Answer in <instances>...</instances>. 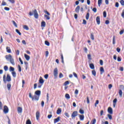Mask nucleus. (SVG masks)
Here are the masks:
<instances>
[{"instance_id":"f257e3e1","label":"nucleus","mask_w":124,"mask_h":124,"mask_svg":"<svg viewBox=\"0 0 124 124\" xmlns=\"http://www.w3.org/2000/svg\"><path fill=\"white\" fill-rule=\"evenodd\" d=\"M6 59L8 62H10L13 64V65H15V62H14V59L12 58V56L9 54V55L5 56Z\"/></svg>"},{"instance_id":"f03ea898","label":"nucleus","mask_w":124,"mask_h":124,"mask_svg":"<svg viewBox=\"0 0 124 124\" xmlns=\"http://www.w3.org/2000/svg\"><path fill=\"white\" fill-rule=\"evenodd\" d=\"M3 81L5 84H6L7 82H10L11 81V76H10V75L7 74V77L4 75L3 77Z\"/></svg>"},{"instance_id":"7ed1b4c3","label":"nucleus","mask_w":124,"mask_h":124,"mask_svg":"<svg viewBox=\"0 0 124 124\" xmlns=\"http://www.w3.org/2000/svg\"><path fill=\"white\" fill-rule=\"evenodd\" d=\"M39 96L38 95H36L35 94V95H34V96H32V95H31V93H29V97L30 98H31L32 99V101L33 100H37L38 101L39 100Z\"/></svg>"},{"instance_id":"20e7f679","label":"nucleus","mask_w":124,"mask_h":124,"mask_svg":"<svg viewBox=\"0 0 124 124\" xmlns=\"http://www.w3.org/2000/svg\"><path fill=\"white\" fill-rule=\"evenodd\" d=\"M44 13L46 14L44 15V17L46 18V20H50V19L51 18L50 17V13L48 12V11H47V10H44Z\"/></svg>"},{"instance_id":"39448f33","label":"nucleus","mask_w":124,"mask_h":124,"mask_svg":"<svg viewBox=\"0 0 124 124\" xmlns=\"http://www.w3.org/2000/svg\"><path fill=\"white\" fill-rule=\"evenodd\" d=\"M77 116H78V111H74L71 115L72 119H74L76 117H77Z\"/></svg>"},{"instance_id":"423d86ee","label":"nucleus","mask_w":124,"mask_h":124,"mask_svg":"<svg viewBox=\"0 0 124 124\" xmlns=\"http://www.w3.org/2000/svg\"><path fill=\"white\" fill-rule=\"evenodd\" d=\"M53 74L54 75V78L56 79L58 77V68H55L53 71Z\"/></svg>"},{"instance_id":"0eeeda50","label":"nucleus","mask_w":124,"mask_h":124,"mask_svg":"<svg viewBox=\"0 0 124 124\" xmlns=\"http://www.w3.org/2000/svg\"><path fill=\"white\" fill-rule=\"evenodd\" d=\"M33 12L34 18H35V19H38V13L36 9L34 10Z\"/></svg>"},{"instance_id":"6e6552de","label":"nucleus","mask_w":124,"mask_h":124,"mask_svg":"<svg viewBox=\"0 0 124 124\" xmlns=\"http://www.w3.org/2000/svg\"><path fill=\"white\" fill-rule=\"evenodd\" d=\"M9 111V109H8V107L6 106H4V109H3V112L4 114H7Z\"/></svg>"},{"instance_id":"1a4fd4ad","label":"nucleus","mask_w":124,"mask_h":124,"mask_svg":"<svg viewBox=\"0 0 124 124\" xmlns=\"http://www.w3.org/2000/svg\"><path fill=\"white\" fill-rule=\"evenodd\" d=\"M39 118H40V112L39 111H37L36 112V119L37 121L39 120Z\"/></svg>"},{"instance_id":"9d476101","label":"nucleus","mask_w":124,"mask_h":124,"mask_svg":"<svg viewBox=\"0 0 124 124\" xmlns=\"http://www.w3.org/2000/svg\"><path fill=\"white\" fill-rule=\"evenodd\" d=\"M108 112L109 113V114L112 115V114H113V108H112L111 107H109L108 109Z\"/></svg>"},{"instance_id":"9b49d317","label":"nucleus","mask_w":124,"mask_h":124,"mask_svg":"<svg viewBox=\"0 0 124 124\" xmlns=\"http://www.w3.org/2000/svg\"><path fill=\"white\" fill-rule=\"evenodd\" d=\"M39 83L41 85H43L44 84V80L42 78V77H40L39 80Z\"/></svg>"},{"instance_id":"f8f14e48","label":"nucleus","mask_w":124,"mask_h":124,"mask_svg":"<svg viewBox=\"0 0 124 124\" xmlns=\"http://www.w3.org/2000/svg\"><path fill=\"white\" fill-rule=\"evenodd\" d=\"M61 118L60 117H57L56 119H54V124H57V123H59L60 121Z\"/></svg>"},{"instance_id":"ddd939ff","label":"nucleus","mask_w":124,"mask_h":124,"mask_svg":"<svg viewBox=\"0 0 124 124\" xmlns=\"http://www.w3.org/2000/svg\"><path fill=\"white\" fill-rule=\"evenodd\" d=\"M96 21L97 25H100V17L97 16L96 18Z\"/></svg>"},{"instance_id":"4468645a","label":"nucleus","mask_w":124,"mask_h":124,"mask_svg":"<svg viewBox=\"0 0 124 124\" xmlns=\"http://www.w3.org/2000/svg\"><path fill=\"white\" fill-rule=\"evenodd\" d=\"M117 101H118V100L117 99V98H115L113 101V107L115 108V107H116V105L117 104Z\"/></svg>"},{"instance_id":"2eb2a0df","label":"nucleus","mask_w":124,"mask_h":124,"mask_svg":"<svg viewBox=\"0 0 124 124\" xmlns=\"http://www.w3.org/2000/svg\"><path fill=\"white\" fill-rule=\"evenodd\" d=\"M35 94H36V95H38L39 96H40V94H41V91H39V90H37L35 92Z\"/></svg>"},{"instance_id":"dca6fc26","label":"nucleus","mask_w":124,"mask_h":124,"mask_svg":"<svg viewBox=\"0 0 124 124\" xmlns=\"http://www.w3.org/2000/svg\"><path fill=\"white\" fill-rule=\"evenodd\" d=\"M79 11H80V6H78L75 9V12L76 13H79Z\"/></svg>"},{"instance_id":"f3484780","label":"nucleus","mask_w":124,"mask_h":124,"mask_svg":"<svg viewBox=\"0 0 124 124\" xmlns=\"http://www.w3.org/2000/svg\"><path fill=\"white\" fill-rule=\"evenodd\" d=\"M24 57L26 60L30 61V59H31L30 56L27 55L26 54H24Z\"/></svg>"},{"instance_id":"a211bd4d","label":"nucleus","mask_w":124,"mask_h":124,"mask_svg":"<svg viewBox=\"0 0 124 124\" xmlns=\"http://www.w3.org/2000/svg\"><path fill=\"white\" fill-rule=\"evenodd\" d=\"M7 88L8 91H10V90L11 89V84H10V83H7Z\"/></svg>"},{"instance_id":"6ab92c4d","label":"nucleus","mask_w":124,"mask_h":124,"mask_svg":"<svg viewBox=\"0 0 124 124\" xmlns=\"http://www.w3.org/2000/svg\"><path fill=\"white\" fill-rule=\"evenodd\" d=\"M79 120H80V121H84V119L85 118L84 115H79Z\"/></svg>"},{"instance_id":"aec40b11","label":"nucleus","mask_w":124,"mask_h":124,"mask_svg":"<svg viewBox=\"0 0 124 124\" xmlns=\"http://www.w3.org/2000/svg\"><path fill=\"white\" fill-rule=\"evenodd\" d=\"M100 71L101 72V75H102L104 72V68L103 67L100 68Z\"/></svg>"},{"instance_id":"412c9836","label":"nucleus","mask_w":124,"mask_h":124,"mask_svg":"<svg viewBox=\"0 0 124 124\" xmlns=\"http://www.w3.org/2000/svg\"><path fill=\"white\" fill-rule=\"evenodd\" d=\"M22 111H23V109L22 108L18 107L17 108V112H18V113H22Z\"/></svg>"},{"instance_id":"4be33fe9","label":"nucleus","mask_w":124,"mask_h":124,"mask_svg":"<svg viewBox=\"0 0 124 124\" xmlns=\"http://www.w3.org/2000/svg\"><path fill=\"white\" fill-rule=\"evenodd\" d=\"M56 113L57 115H60L62 113V108H58Z\"/></svg>"},{"instance_id":"5701e85b","label":"nucleus","mask_w":124,"mask_h":124,"mask_svg":"<svg viewBox=\"0 0 124 124\" xmlns=\"http://www.w3.org/2000/svg\"><path fill=\"white\" fill-rule=\"evenodd\" d=\"M89 66L91 69H94V65L93 63H90Z\"/></svg>"},{"instance_id":"b1692460","label":"nucleus","mask_w":124,"mask_h":124,"mask_svg":"<svg viewBox=\"0 0 124 124\" xmlns=\"http://www.w3.org/2000/svg\"><path fill=\"white\" fill-rule=\"evenodd\" d=\"M12 75L13 76V77H14V78H16V72L15 71L12 72Z\"/></svg>"},{"instance_id":"393cba45","label":"nucleus","mask_w":124,"mask_h":124,"mask_svg":"<svg viewBox=\"0 0 124 124\" xmlns=\"http://www.w3.org/2000/svg\"><path fill=\"white\" fill-rule=\"evenodd\" d=\"M65 97L66 99H70V96L68 93H66L65 95Z\"/></svg>"},{"instance_id":"a878e982","label":"nucleus","mask_w":124,"mask_h":124,"mask_svg":"<svg viewBox=\"0 0 124 124\" xmlns=\"http://www.w3.org/2000/svg\"><path fill=\"white\" fill-rule=\"evenodd\" d=\"M6 50L7 53H11V49H10V47L9 46L6 47Z\"/></svg>"},{"instance_id":"bb28decb","label":"nucleus","mask_w":124,"mask_h":124,"mask_svg":"<svg viewBox=\"0 0 124 124\" xmlns=\"http://www.w3.org/2000/svg\"><path fill=\"white\" fill-rule=\"evenodd\" d=\"M41 27H43L44 28L46 27V23L45 21H42L41 22Z\"/></svg>"},{"instance_id":"cd10ccee","label":"nucleus","mask_w":124,"mask_h":124,"mask_svg":"<svg viewBox=\"0 0 124 124\" xmlns=\"http://www.w3.org/2000/svg\"><path fill=\"white\" fill-rule=\"evenodd\" d=\"M119 94L120 96V97H122L123 96V91H122V90H119Z\"/></svg>"},{"instance_id":"c85d7f7f","label":"nucleus","mask_w":124,"mask_h":124,"mask_svg":"<svg viewBox=\"0 0 124 124\" xmlns=\"http://www.w3.org/2000/svg\"><path fill=\"white\" fill-rule=\"evenodd\" d=\"M23 29H24V30H26V31H29V30H30L29 27H28V26L27 25H24Z\"/></svg>"},{"instance_id":"c756f323","label":"nucleus","mask_w":124,"mask_h":124,"mask_svg":"<svg viewBox=\"0 0 124 124\" xmlns=\"http://www.w3.org/2000/svg\"><path fill=\"white\" fill-rule=\"evenodd\" d=\"M101 3H102V0H98V5L100 7V5H101Z\"/></svg>"},{"instance_id":"7c9ffc66","label":"nucleus","mask_w":124,"mask_h":124,"mask_svg":"<svg viewBox=\"0 0 124 124\" xmlns=\"http://www.w3.org/2000/svg\"><path fill=\"white\" fill-rule=\"evenodd\" d=\"M90 37L92 40H94V36H93V33H92L91 34Z\"/></svg>"},{"instance_id":"2f4dec72","label":"nucleus","mask_w":124,"mask_h":124,"mask_svg":"<svg viewBox=\"0 0 124 124\" xmlns=\"http://www.w3.org/2000/svg\"><path fill=\"white\" fill-rule=\"evenodd\" d=\"M92 73L94 76H96V72H95V70H92Z\"/></svg>"},{"instance_id":"473e14b6","label":"nucleus","mask_w":124,"mask_h":124,"mask_svg":"<svg viewBox=\"0 0 124 124\" xmlns=\"http://www.w3.org/2000/svg\"><path fill=\"white\" fill-rule=\"evenodd\" d=\"M89 18H90V13H88L86 16V20H89Z\"/></svg>"},{"instance_id":"72a5a7b5","label":"nucleus","mask_w":124,"mask_h":124,"mask_svg":"<svg viewBox=\"0 0 124 124\" xmlns=\"http://www.w3.org/2000/svg\"><path fill=\"white\" fill-rule=\"evenodd\" d=\"M16 33H18V34H19V35H21L22 33H21L20 31H19V30L16 29Z\"/></svg>"},{"instance_id":"f704fd0d","label":"nucleus","mask_w":124,"mask_h":124,"mask_svg":"<svg viewBox=\"0 0 124 124\" xmlns=\"http://www.w3.org/2000/svg\"><path fill=\"white\" fill-rule=\"evenodd\" d=\"M12 23H13V25L15 26V27H16V28H17L18 27V26L17 25V23H16L15 21L13 20Z\"/></svg>"},{"instance_id":"c9c22d12","label":"nucleus","mask_w":124,"mask_h":124,"mask_svg":"<svg viewBox=\"0 0 124 124\" xmlns=\"http://www.w3.org/2000/svg\"><path fill=\"white\" fill-rule=\"evenodd\" d=\"M79 112L80 113V114H84L85 112L84 111V110L82 109H80L79 110Z\"/></svg>"},{"instance_id":"e433bc0d","label":"nucleus","mask_w":124,"mask_h":124,"mask_svg":"<svg viewBox=\"0 0 124 124\" xmlns=\"http://www.w3.org/2000/svg\"><path fill=\"white\" fill-rule=\"evenodd\" d=\"M14 70H15V69L14 67L12 66L10 67V71H12V72H14Z\"/></svg>"},{"instance_id":"4c0bfd02","label":"nucleus","mask_w":124,"mask_h":124,"mask_svg":"<svg viewBox=\"0 0 124 124\" xmlns=\"http://www.w3.org/2000/svg\"><path fill=\"white\" fill-rule=\"evenodd\" d=\"M6 2H5L4 1H2L1 4V6H3L4 5H6Z\"/></svg>"},{"instance_id":"58836bf2","label":"nucleus","mask_w":124,"mask_h":124,"mask_svg":"<svg viewBox=\"0 0 124 124\" xmlns=\"http://www.w3.org/2000/svg\"><path fill=\"white\" fill-rule=\"evenodd\" d=\"M4 70L5 71H7L8 70V67L7 66H4Z\"/></svg>"},{"instance_id":"ea45409f","label":"nucleus","mask_w":124,"mask_h":124,"mask_svg":"<svg viewBox=\"0 0 124 124\" xmlns=\"http://www.w3.org/2000/svg\"><path fill=\"white\" fill-rule=\"evenodd\" d=\"M115 36H113V41H112V44H116V42L115 41Z\"/></svg>"},{"instance_id":"a19ab883","label":"nucleus","mask_w":124,"mask_h":124,"mask_svg":"<svg viewBox=\"0 0 124 124\" xmlns=\"http://www.w3.org/2000/svg\"><path fill=\"white\" fill-rule=\"evenodd\" d=\"M106 16H107L106 11H104V12H103V16H104V17L106 18Z\"/></svg>"},{"instance_id":"79ce46f5","label":"nucleus","mask_w":124,"mask_h":124,"mask_svg":"<svg viewBox=\"0 0 124 124\" xmlns=\"http://www.w3.org/2000/svg\"><path fill=\"white\" fill-rule=\"evenodd\" d=\"M45 44L47 46H50V43H49V42L46 41H45Z\"/></svg>"},{"instance_id":"37998d69","label":"nucleus","mask_w":124,"mask_h":124,"mask_svg":"<svg viewBox=\"0 0 124 124\" xmlns=\"http://www.w3.org/2000/svg\"><path fill=\"white\" fill-rule=\"evenodd\" d=\"M98 103H99V101H98V100H97L96 101V102L94 104L95 107H96V105H97V104H98Z\"/></svg>"},{"instance_id":"c03bdc74","label":"nucleus","mask_w":124,"mask_h":124,"mask_svg":"<svg viewBox=\"0 0 124 124\" xmlns=\"http://www.w3.org/2000/svg\"><path fill=\"white\" fill-rule=\"evenodd\" d=\"M92 10L93 12H94V13H96V12L97 11L96 8H93Z\"/></svg>"},{"instance_id":"a18cd8bd","label":"nucleus","mask_w":124,"mask_h":124,"mask_svg":"<svg viewBox=\"0 0 124 124\" xmlns=\"http://www.w3.org/2000/svg\"><path fill=\"white\" fill-rule=\"evenodd\" d=\"M4 10H6V11H9V10H10V9L9 7H5L4 8Z\"/></svg>"},{"instance_id":"49530a36","label":"nucleus","mask_w":124,"mask_h":124,"mask_svg":"<svg viewBox=\"0 0 124 124\" xmlns=\"http://www.w3.org/2000/svg\"><path fill=\"white\" fill-rule=\"evenodd\" d=\"M18 71H19V72H21V71H22V68H21V66H20V65H18Z\"/></svg>"},{"instance_id":"de8ad7c7","label":"nucleus","mask_w":124,"mask_h":124,"mask_svg":"<svg viewBox=\"0 0 124 124\" xmlns=\"http://www.w3.org/2000/svg\"><path fill=\"white\" fill-rule=\"evenodd\" d=\"M49 101V93H47L46 95V102H48Z\"/></svg>"},{"instance_id":"09e8293b","label":"nucleus","mask_w":124,"mask_h":124,"mask_svg":"<svg viewBox=\"0 0 124 124\" xmlns=\"http://www.w3.org/2000/svg\"><path fill=\"white\" fill-rule=\"evenodd\" d=\"M74 76L76 78H78V76L77 75V74L75 72H74L73 73Z\"/></svg>"},{"instance_id":"8fccbe9b","label":"nucleus","mask_w":124,"mask_h":124,"mask_svg":"<svg viewBox=\"0 0 124 124\" xmlns=\"http://www.w3.org/2000/svg\"><path fill=\"white\" fill-rule=\"evenodd\" d=\"M64 115L66 117H67V118H69L70 116H69V114H68V113L67 112H65L64 113Z\"/></svg>"},{"instance_id":"3c124183","label":"nucleus","mask_w":124,"mask_h":124,"mask_svg":"<svg viewBox=\"0 0 124 124\" xmlns=\"http://www.w3.org/2000/svg\"><path fill=\"white\" fill-rule=\"evenodd\" d=\"M16 55L17 56H19V55H20V50H17L16 51Z\"/></svg>"},{"instance_id":"603ef678","label":"nucleus","mask_w":124,"mask_h":124,"mask_svg":"<svg viewBox=\"0 0 124 124\" xmlns=\"http://www.w3.org/2000/svg\"><path fill=\"white\" fill-rule=\"evenodd\" d=\"M120 3L123 6H124V0H120Z\"/></svg>"},{"instance_id":"864d4df0","label":"nucleus","mask_w":124,"mask_h":124,"mask_svg":"<svg viewBox=\"0 0 124 124\" xmlns=\"http://www.w3.org/2000/svg\"><path fill=\"white\" fill-rule=\"evenodd\" d=\"M69 84V81H66L64 83V86H67V85Z\"/></svg>"},{"instance_id":"5fc2aeb1","label":"nucleus","mask_w":124,"mask_h":124,"mask_svg":"<svg viewBox=\"0 0 124 124\" xmlns=\"http://www.w3.org/2000/svg\"><path fill=\"white\" fill-rule=\"evenodd\" d=\"M61 60H62V63H64V62H63V56H62V54L61 55Z\"/></svg>"},{"instance_id":"6e6d98bb","label":"nucleus","mask_w":124,"mask_h":124,"mask_svg":"<svg viewBox=\"0 0 124 124\" xmlns=\"http://www.w3.org/2000/svg\"><path fill=\"white\" fill-rule=\"evenodd\" d=\"M26 124H31V120H28L26 122Z\"/></svg>"},{"instance_id":"4d7b16f0","label":"nucleus","mask_w":124,"mask_h":124,"mask_svg":"<svg viewBox=\"0 0 124 124\" xmlns=\"http://www.w3.org/2000/svg\"><path fill=\"white\" fill-rule=\"evenodd\" d=\"M63 77V75H62V73H60L59 74V78H62Z\"/></svg>"},{"instance_id":"13d9d810","label":"nucleus","mask_w":124,"mask_h":124,"mask_svg":"<svg viewBox=\"0 0 124 124\" xmlns=\"http://www.w3.org/2000/svg\"><path fill=\"white\" fill-rule=\"evenodd\" d=\"M78 93H79V91L76 89L75 91V94L77 95Z\"/></svg>"},{"instance_id":"bf43d9fd","label":"nucleus","mask_w":124,"mask_h":124,"mask_svg":"<svg viewBox=\"0 0 124 124\" xmlns=\"http://www.w3.org/2000/svg\"><path fill=\"white\" fill-rule=\"evenodd\" d=\"M44 77L45 79H48V78L49 77V75L46 74L44 76Z\"/></svg>"},{"instance_id":"052dcab7","label":"nucleus","mask_w":124,"mask_h":124,"mask_svg":"<svg viewBox=\"0 0 124 124\" xmlns=\"http://www.w3.org/2000/svg\"><path fill=\"white\" fill-rule=\"evenodd\" d=\"M108 117L109 120H112V115L108 114Z\"/></svg>"},{"instance_id":"680f3d73","label":"nucleus","mask_w":124,"mask_h":124,"mask_svg":"<svg viewBox=\"0 0 124 124\" xmlns=\"http://www.w3.org/2000/svg\"><path fill=\"white\" fill-rule=\"evenodd\" d=\"M120 87L121 90H123V91L124 90V86L123 85H121Z\"/></svg>"},{"instance_id":"e2e57ef3","label":"nucleus","mask_w":124,"mask_h":124,"mask_svg":"<svg viewBox=\"0 0 124 124\" xmlns=\"http://www.w3.org/2000/svg\"><path fill=\"white\" fill-rule=\"evenodd\" d=\"M116 51L118 52V53H120V52H121V48L117 47L116 48Z\"/></svg>"},{"instance_id":"0e129e2a","label":"nucleus","mask_w":124,"mask_h":124,"mask_svg":"<svg viewBox=\"0 0 124 124\" xmlns=\"http://www.w3.org/2000/svg\"><path fill=\"white\" fill-rule=\"evenodd\" d=\"M100 65H103V61L102 60H100Z\"/></svg>"},{"instance_id":"69168bd1","label":"nucleus","mask_w":124,"mask_h":124,"mask_svg":"<svg viewBox=\"0 0 124 124\" xmlns=\"http://www.w3.org/2000/svg\"><path fill=\"white\" fill-rule=\"evenodd\" d=\"M122 18H123V19H124V10H123V12L122 13V15H121Z\"/></svg>"},{"instance_id":"338daca9","label":"nucleus","mask_w":124,"mask_h":124,"mask_svg":"<svg viewBox=\"0 0 124 124\" xmlns=\"http://www.w3.org/2000/svg\"><path fill=\"white\" fill-rule=\"evenodd\" d=\"M8 1H10V2H11V3H14V2H15V1L14 0H8Z\"/></svg>"},{"instance_id":"774afa93","label":"nucleus","mask_w":124,"mask_h":124,"mask_svg":"<svg viewBox=\"0 0 124 124\" xmlns=\"http://www.w3.org/2000/svg\"><path fill=\"white\" fill-rule=\"evenodd\" d=\"M124 30H121L120 31V34L122 35L123 34V33H124Z\"/></svg>"}]
</instances>
